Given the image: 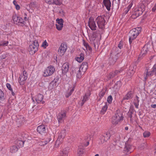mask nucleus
Masks as SVG:
<instances>
[{
  "label": "nucleus",
  "mask_w": 156,
  "mask_h": 156,
  "mask_svg": "<svg viewBox=\"0 0 156 156\" xmlns=\"http://www.w3.org/2000/svg\"><path fill=\"white\" fill-rule=\"evenodd\" d=\"M123 118L122 112L120 110H118L115 115L112 117V123L113 125H116L120 121L123 120Z\"/></svg>",
  "instance_id": "1"
},
{
  "label": "nucleus",
  "mask_w": 156,
  "mask_h": 156,
  "mask_svg": "<svg viewBox=\"0 0 156 156\" xmlns=\"http://www.w3.org/2000/svg\"><path fill=\"white\" fill-rule=\"evenodd\" d=\"M38 41L37 40H35L33 41V43L29 46L28 50L30 53L32 55L34 54L38 51Z\"/></svg>",
  "instance_id": "2"
},
{
  "label": "nucleus",
  "mask_w": 156,
  "mask_h": 156,
  "mask_svg": "<svg viewBox=\"0 0 156 156\" xmlns=\"http://www.w3.org/2000/svg\"><path fill=\"white\" fill-rule=\"evenodd\" d=\"M105 16L103 15L102 16H98L96 20L98 27L100 29L103 30L105 28V20L104 17Z\"/></svg>",
  "instance_id": "3"
},
{
  "label": "nucleus",
  "mask_w": 156,
  "mask_h": 156,
  "mask_svg": "<svg viewBox=\"0 0 156 156\" xmlns=\"http://www.w3.org/2000/svg\"><path fill=\"white\" fill-rule=\"evenodd\" d=\"M118 49L117 48H115V51ZM119 53H116L115 51H112L110 53V57L109 58V63L110 65H113L115 64L118 57Z\"/></svg>",
  "instance_id": "4"
},
{
  "label": "nucleus",
  "mask_w": 156,
  "mask_h": 156,
  "mask_svg": "<svg viewBox=\"0 0 156 156\" xmlns=\"http://www.w3.org/2000/svg\"><path fill=\"white\" fill-rule=\"evenodd\" d=\"M12 19L15 24L20 26L23 27L25 24L26 22L23 19L16 15L13 16Z\"/></svg>",
  "instance_id": "5"
},
{
  "label": "nucleus",
  "mask_w": 156,
  "mask_h": 156,
  "mask_svg": "<svg viewBox=\"0 0 156 156\" xmlns=\"http://www.w3.org/2000/svg\"><path fill=\"white\" fill-rule=\"evenodd\" d=\"M66 134V129H63L62 130L59 134L57 140L56 141L55 145V146L59 145L63 141L64 138H65Z\"/></svg>",
  "instance_id": "6"
},
{
  "label": "nucleus",
  "mask_w": 156,
  "mask_h": 156,
  "mask_svg": "<svg viewBox=\"0 0 156 156\" xmlns=\"http://www.w3.org/2000/svg\"><path fill=\"white\" fill-rule=\"evenodd\" d=\"M27 78V74L25 70H24L23 73L20 75L19 79V82L21 85H24Z\"/></svg>",
  "instance_id": "7"
},
{
  "label": "nucleus",
  "mask_w": 156,
  "mask_h": 156,
  "mask_svg": "<svg viewBox=\"0 0 156 156\" xmlns=\"http://www.w3.org/2000/svg\"><path fill=\"white\" fill-rule=\"evenodd\" d=\"M55 70V69L54 66H50L44 70L43 76L45 77L50 76L53 73Z\"/></svg>",
  "instance_id": "8"
},
{
  "label": "nucleus",
  "mask_w": 156,
  "mask_h": 156,
  "mask_svg": "<svg viewBox=\"0 0 156 156\" xmlns=\"http://www.w3.org/2000/svg\"><path fill=\"white\" fill-rule=\"evenodd\" d=\"M131 36L129 38V41L130 44H131L132 42V41L136 38L139 34L138 32L136 31V30L133 29L130 31Z\"/></svg>",
  "instance_id": "9"
},
{
  "label": "nucleus",
  "mask_w": 156,
  "mask_h": 156,
  "mask_svg": "<svg viewBox=\"0 0 156 156\" xmlns=\"http://www.w3.org/2000/svg\"><path fill=\"white\" fill-rule=\"evenodd\" d=\"M88 26L92 30H96L97 28L95 22L94 21V19L91 17L89 18L88 21Z\"/></svg>",
  "instance_id": "10"
},
{
  "label": "nucleus",
  "mask_w": 156,
  "mask_h": 156,
  "mask_svg": "<svg viewBox=\"0 0 156 156\" xmlns=\"http://www.w3.org/2000/svg\"><path fill=\"white\" fill-rule=\"evenodd\" d=\"M154 75L156 76V64H155L153 66L151 71H148V69H147L146 76L145 77L144 79L145 80H146L147 79V76H151Z\"/></svg>",
  "instance_id": "11"
},
{
  "label": "nucleus",
  "mask_w": 156,
  "mask_h": 156,
  "mask_svg": "<svg viewBox=\"0 0 156 156\" xmlns=\"http://www.w3.org/2000/svg\"><path fill=\"white\" fill-rule=\"evenodd\" d=\"M66 116V112L65 110L59 112L57 116L58 122L62 123L64 120Z\"/></svg>",
  "instance_id": "12"
},
{
  "label": "nucleus",
  "mask_w": 156,
  "mask_h": 156,
  "mask_svg": "<svg viewBox=\"0 0 156 156\" xmlns=\"http://www.w3.org/2000/svg\"><path fill=\"white\" fill-rule=\"evenodd\" d=\"M81 68H73L72 69V71L71 73L72 75H74L76 73V77L78 78H80L82 77V73L81 71Z\"/></svg>",
  "instance_id": "13"
},
{
  "label": "nucleus",
  "mask_w": 156,
  "mask_h": 156,
  "mask_svg": "<svg viewBox=\"0 0 156 156\" xmlns=\"http://www.w3.org/2000/svg\"><path fill=\"white\" fill-rule=\"evenodd\" d=\"M56 21L57 23L56 24V26L57 29L58 30H62L63 27L64 20L62 19H59L58 18L56 19Z\"/></svg>",
  "instance_id": "14"
},
{
  "label": "nucleus",
  "mask_w": 156,
  "mask_h": 156,
  "mask_svg": "<svg viewBox=\"0 0 156 156\" xmlns=\"http://www.w3.org/2000/svg\"><path fill=\"white\" fill-rule=\"evenodd\" d=\"M37 130L39 133L42 135H45L46 133V127L43 125L38 126L37 127Z\"/></svg>",
  "instance_id": "15"
},
{
  "label": "nucleus",
  "mask_w": 156,
  "mask_h": 156,
  "mask_svg": "<svg viewBox=\"0 0 156 156\" xmlns=\"http://www.w3.org/2000/svg\"><path fill=\"white\" fill-rule=\"evenodd\" d=\"M67 49V47L66 45L65 46V44L62 43L58 51V53L60 56H62L64 55Z\"/></svg>",
  "instance_id": "16"
},
{
  "label": "nucleus",
  "mask_w": 156,
  "mask_h": 156,
  "mask_svg": "<svg viewBox=\"0 0 156 156\" xmlns=\"http://www.w3.org/2000/svg\"><path fill=\"white\" fill-rule=\"evenodd\" d=\"M143 13L141 11H140L136 8L135 9L134 12H133L131 17L132 18L135 19L139 16L141 15Z\"/></svg>",
  "instance_id": "17"
},
{
  "label": "nucleus",
  "mask_w": 156,
  "mask_h": 156,
  "mask_svg": "<svg viewBox=\"0 0 156 156\" xmlns=\"http://www.w3.org/2000/svg\"><path fill=\"white\" fill-rule=\"evenodd\" d=\"M133 92L132 90H130L122 98V100H128L131 99L133 97Z\"/></svg>",
  "instance_id": "18"
},
{
  "label": "nucleus",
  "mask_w": 156,
  "mask_h": 156,
  "mask_svg": "<svg viewBox=\"0 0 156 156\" xmlns=\"http://www.w3.org/2000/svg\"><path fill=\"white\" fill-rule=\"evenodd\" d=\"M69 68V65L68 62L64 63L62 66V73L65 75L68 72Z\"/></svg>",
  "instance_id": "19"
},
{
  "label": "nucleus",
  "mask_w": 156,
  "mask_h": 156,
  "mask_svg": "<svg viewBox=\"0 0 156 156\" xmlns=\"http://www.w3.org/2000/svg\"><path fill=\"white\" fill-rule=\"evenodd\" d=\"M148 51L147 48H146L144 46L141 49L140 53V54L138 58V60H140L142 58V57H144Z\"/></svg>",
  "instance_id": "20"
},
{
  "label": "nucleus",
  "mask_w": 156,
  "mask_h": 156,
  "mask_svg": "<svg viewBox=\"0 0 156 156\" xmlns=\"http://www.w3.org/2000/svg\"><path fill=\"white\" fill-rule=\"evenodd\" d=\"M44 98L43 95L40 94H38L35 97V100L38 103H41L43 104L44 103V101L43 100Z\"/></svg>",
  "instance_id": "21"
},
{
  "label": "nucleus",
  "mask_w": 156,
  "mask_h": 156,
  "mask_svg": "<svg viewBox=\"0 0 156 156\" xmlns=\"http://www.w3.org/2000/svg\"><path fill=\"white\" fill-rule=\"evenodd\" d=\"M135 71V69L134 67L130 66L127 72V75L131 77L134 73Z\"/></svg>",
  "instance_id": "22"
},
{
  "label": "nucleus",
  "mask_w": 156,
  "mask_h": 156,
  "mask_svg": "<svg viewBox=\"0 0 156 156\" xmlns=\"http://www.w3.org/2000/svg\"><path fill=\"white\" fill-rule=\"evenodd\" d=\"M6 96L2 90L0 89V103H3L5 102Z\"/></svg>",
  "instance_id": "23"
},
{
  "label": "nucleus",
  "mask_w": 156,
  "mask_h": 156,
  "mask_svg": "<svg viewBox=\"0 0 156 156\" xmlns=\"http://www.w3.org/2000/svg\"><path fill=\"white\" fill-rule=\"evenodd\" d=\"M111 137V134L108 132H107L104 134V135L101 137L102 142H104L105 141L106 142Z\"/></svg>",
  "instance_id": "24"
},
{
  "label": "nucleus",
  "mask_w": 156,
  "mask_h": 156,
  "mask_svg": "<svg viewBox=\"0 0 156 156\" xmlns=\"http://www.w3.org/2000/svg\"><path fill=\"white\" fill-rule=\"evenodd\" d=\"M103 3L108 11L110 10L111 2L110 0H103Z\"/></svg>",
  "instance_id": "25"
},
{
  "label": "nucleus",
  "mask_w": 156,
  "mask_h": 156,
  "mask_svg": "<svg viewBox=\"0 0 156 156\" xmlns=\"http://www.w3.org/2000/svg\"><path fill=\"white\" fill-rule=\"evenodd\" d=\"M90 95V92H89L86 93L83 96V99L81 103V105H83L84 103L88 100V98H89Z\"/></svg>",
  "instance_id": "26"
},
{
  "label": "nucleus",
  "mask_w": 156,
  "mask_h": 156,
  "mask_svg": "<svg viewBox=\"0 0 156 156\" xmlns=\"http://www.w3.org/2000/svg\"><path fill=\"white\" fill-rule=\"evenodd\" d=\"M18 149L19 148L16 145H12L10 147V151L12 153H15L18 151Z\"/></svg>",
  "instance_id": "27"
},
{
  "label": "nucleus",
  "mask_w": 156,
  "mask_h": 156,
  "mask_svg": "<svg viewBox=\"0 0 156 156\" xmlns=\"http://www.w3.org/2000/svg\"><path fill=\"white\" fill-rule=\"evenodd\" d=\"M139 99V98L138 96L136 95L133 102L135 107L137 108H138V106L139 105L140 100Z\"/></svg>",
  "instance_id": "28"
},
{
  "label": "nucleus",
  "mask_w": 156,
  "mask_h": 156,
  "mask_svg": "<svg viewBox=\"0 0 156 156\" xmlns=\"http://www.w3.org/2000/svg\"><path fill=\"white\" fill-rule=\"evenodd\" d=\"M88 67V63L87 62H83L82 63V65L80 67L83 72H84L87 69Z\"/></svg>",
  "instance_id": "29"
},
{
  "label": "nucleus",
  "mask_w": 156,
  "mask_h": 156,
  "mask_svg": "<svg viewBox=\"0 0 156 156\" xmlns=\"http://www.w3.org/2000/svg\"><path fill=\"white\" fill-rule=\"evenodd\" d=\"M79 57L76 58V60L79 62H81L84 59V54L83 53L80 54Z\"/></svg>",
  "instance_id": "30"
},
{
  "label": "nucleus",
  "mask_w": 156,
  "mask_h": 156,
  "mask_svg": "<svg viewBox=\"0 0 156 156\" xmlns=\"http://www.w3.org/2000/svg\"><path fill=\"white\" fill-rule=\"evenodd\" d=\"M24 141L22 140H18L16 142V145L18 146V147L20 148L23 147Z\"/></svg>",
  "instance_id": "31"
},
{
  "label": "nucleus",
  "mask_w": 156,
  "mask_h": 156,
  "mask_svg": "<svg viewBox=\"0 0 156 156\" xmlns=\"http://www.w3.org/2000/svg\"><path fill=\"white\" fill-rule=\"evenodd\" d=\"M131 148V146L129 144H125L124 151L126 152H128L130 151Z\"/></svg>",
  "instance_id": "32"
},
{
  "label": "nucleus",
  "mask_w": 156,
  "mask_h": 156,
  "mask_svg": "<svg viewBox=\"0 0 156 156\" xmlns=\"http://www.w3.org/2000/svg\"><path fill=\"white\" fill-rule=\"evenodd\" d=\"M83 44L84 46L86 47L87 50H89L90 52L92 51V48L89 46L88 44L86 42L84 41L83 40Z\"/></svg>",
  "instance_id": "33"
},
{
  "label": "nucleus",
  "mask_w": 156,
  "mask_h": 156,
  "mask_svg": "<svg viewBox=\"0 0 156 156\" xmlns=\"http://www.w3.org/2000/svg\"><path fill=\"white\" fill-rule=\"evenodd\" d=\"M145 8L144 5L143 3H141L139 4L138 7L136 8L139 10L140 11H141L142 12H143L145 10Z\"/></svg>",
  "instance_id": "34"
},
{
  "label": "nucleus",
  "mask_w": 156,
  "mask_h": 156,
  "mask_svg": "<svg viewBox=\"0 0 156 156\" xmlns=\"http://www.w3.org/2000/svg\"><path fill=\"white\" fill-rule=\"evenodd\" d=\"M62 4V2L59 0H53L52 5H55L59 6Z\"/></svg>",
  "instance_id": "35"
},
{
  "label": "nucleus",
  "mask_w": 156,
  "mask_h": 156,
  "mask_svg": "<svg viewBox=\"0 0 156 156\" xmlns=\"http://www.w3.org/2000/svg\"><path fill=\"white\" fill-rule=\"evenodd\" d=\"M108 108L107 105L106 104L102 108L100 111V113L102 114H104L106 112Z\"/></svg>",
  "instance_id": "36"
},
{
  "label": "nucleus",
  "mask_w": 156,
  "mask_h": 156,
  "mask_svg": "<svg viewBox=\"0 0 156 156\" xmlns=\"http://www.w3.org/2000/svg\"><path fill=\"white\" fill-rule=\"evenodd\" d=\"M133 112L134 111L133 110H129L127 114L128 117L130 118V121L132 120V115Z\"/></svg>",
  "instance_id": "37"
},
{
  "label": "nucleus",
  "mask_w": 156,
  "mask_h": 156,
  "mask_svg": "<svg viewBox=\"0 0 156 156\" xmlns=\"http://www.w3.org/2000/svg\"><path fill=\"white\" fill-rule=\"evenodd\" d=\"M74 90V87H73L71 89L70 91L67 92L66 94V98H68L69 96H70L72 94L73 91Z\"/></svg>",
  "instance_id": "38"
},
{
  "label": "nucleus",
  "mask_w": 156,
  "mask_h": 156,
  "mask_svg": "<svg viewBox=\"0 0 156 156\" xmlns=\"http://www.w3.org/2000/svg\"><path fill=\"white\" fill-rule=\"evenodd\" d=\"M124 69L122 68H121L119 70H115V71H114V72L115 73V76L118 75L120 73H122L123 70Z\"/></svg>",
  "instance_id": "39"
},
{
  "label": "nucleus",
  "mask_w": 156,
  "mask_h": 156,
  "mask_svg": "<svg viewBox=\"0 0 156 156\" xmlns=\"http://www.w3.org/2000/svg\"><path fill=\"white\" fill-rule=\"evenodd\" d=\"M116 76L115 74V73L114 71H112L111 72L109 73V74L108 76V79H111L112 78H113L115 76Z\"/></svg>",
  "instance_id": "40"
},
{
  "label": "nucleus",
  "mask_w": 156,
  "mask_h": 156,
  "mask_svg": "<svg viewBox=\"0 0 156 156\" xmlns=\"http://www.w3.org/2000/svg\"><path fill=\"white\" fill-rule=\"evenodd\" d=\"M151 134L150 132L147 131H145L143 133V136L144 137H149Z\"/></svg>",
  "instance_id": "41"
},
{
  "label": "nucleus",
  "mask_w": 156,
  "mask_h": 156,
  "mask_svg": "<svg viewBox=\"0 0 156 156\" xmlns=\"http://www.w3.org/2000/svg\"><path fill=\"white\" fill-rule=\"evenodd\" d=\"M106 90H102L99 94V95L100 97H103L105 95Z\"/></svg>",
  "instance_id": "42"
},
{
  "label": "nucleus",
  "mask_w": 156,
  "mask_h": 156,
  "mask_svg": "<svg viewBox=\"0 0 156 156\" xmlns=\"http://www.w3.org/2000/svg\"><path fill=\"white\" fill-rule=\"evenodd\" d=\"M57 83H56L54 82L53 81H51L49 84V86L50 87L51 86H52V89L53 88H54V87H56Z\"/></svg>",
  "instance_id": "43"
},
{
  "label": "nucleus",
  "mask_w": 156,
  "mask_h": 156,
  "mask_svg": "<svg viewBox=\"0 0 156 156\" xmlns=\"http://www.w3.org/2000/svg\"><path fill=\"white\" fill-rule=\"evenodd\" d=\"M122 85V83L120 81H117L115 84L114 87H116V88L118 87H120Z\"/></svg>",
  "instance_id": "44"
},
{
  "label": "nucleus",
  "mask_w": 156,
  "mask_h": 156,
  "mask_svg": "<svg viewBox=\"0 0 156 156\" xmlns=\"http://www.w3.org/2000/svg\"><path fill=\"white\" fill-rule=\"evenodd\" d=\"M132 5H133V4H132V3H131L130 4H129V5H128V6L127 7L125 11V12L126 14L127 13V12L129 10V9L131 8V7L132 6Z\"/></svg>",
  "instance_id": "45"
},
{
  "label": "nucleus",
  "mask_w": 156,
  "mask_h": 156,
  "mask_svg": "<svg viewBox=\"0 0 156 156\" xmlns=\"http://www.w3.org/2000/svg\"><path fill=\"white\" fill-rule=\"evenodd\" d=\"M84 152L83 149L82 148H79L77 151V153L80 155L83 154Z\"/></svg>",
  "instance_id": "46"
},
{
  "label": "nucleus",
  "mask_w": 156,
  "mask_h": 156,
  "mask_svg": "<svg viewBox=\"0 0 156 156\" xmlns=\"http://www.w3.org/2000/svg\"><path fill=\"white\" fill-rule=\"evenodd\" d=\"M112 99L113 98L112 96H109L107 98V100L109 104L111 103H112Z\"/></svg>",
  "instance_id": "47"
},
{
  "label": "nucleus",
  "mask_w": 156,
  "mask_h": 156,
  "mask_svg": "<svg viewBox=\"0 0 156 156\" xmlns=\"http://www.w3.org/2000/svg\"><path fill=\"white\" fill-rule=\"evenodd\" d=\"M68 153L67 151H63L60 153L61 156H68Z\"/></svg>",
  "instance_id": "48"
},
{
  "label": "nucleus",
  "mask_w": 156,
  "mask_h": 156,
  "mask_svg": "<svg viewBox=\"0 0 156 156\" xmlns=\"http://www.w3.org/2000/svg\"><path fill=\"white\" fill-rule=\"evenodd\" d=\"M118 47L120 49H121V48L123 46V42L121 40L119 42V43L118 45Z\"/></svg>",
  "instance_id": "49"
},
{
  "label": "nucleus",
  "mask_w": 156,
  "mask_h": 156,
  "mask_svg": "<svg viewBox=\"0 0 156 156\" xmlns=\"http://www.w3.org/2000/svg\"><path fill=\"white\" fill-rule=\"evenodd\" d=\"M36 6L35 3L34 2H31L29 5V7L30 8H34Z\"/></svg>",
  "instance_id": "50"
},
{
  "label": "nucleus",
  "mask_w": 156,
  "mask_h": 156,
  "mask_svg": "<svg viewBox=\"0 0 156 156\" xmlns=\"http://www.w3.org/2000/svg\"><path fill=\"white\" fill-rule=\"evenodd\" d=\"M6 87L10 91H12V88L11 85L9 83H7L6 84Z\"/></svg>",
  "instance_id": "51"
},
{
  "label": "nucleus",
  "mask_w": 156,
  "mask_h": 156,
  "mask_svg": "<svg viewBox=\"0 0 156 156\" xmlns=\"http://www.w3.org/2000/svg\"><path fill=\"white\" fill-rule=\"evenodd\" d=\"M48 46V44L47 43L46 40L44 41L43 43L42 46L43 47H45H45Z\"/></svg>",
  "instance_id": "52"
},
{
  "label": "nucleus",
  "mask_w": 156,
  "mask_h": 156,
  "mask_svg": "<svg viewBox=\"0 0 156 156\" xmlns=\"http://www.w3.org/2000/svg\"><path fill=\"white\" fill-rule=\"evenodd\" d=\"M133 29H135L136 30V31L137 32L138 31V33H139V34L140 33V32L141 30L142 29V28H141V27H136V28H134Z\"/></svg>",
  "instance_id": "53"
},
{
  "label": "nucleus",
  "mask_w": 156,
  "mask_h": 156,
  "mask_svg": "<svg viewBox=\"0 0 156 156\" xmlns=\"http://www.w3.org/2000/svg\"><path fill=\"white\" fill-rule=\"evenodd\" d=\"M2 46H7L9 43L8 41H4L2 42Z\"/></svg>",
  "instance_id": "54"
},
{
  "label": "nucleus",
  "mask_w": 156,
  "mask_h": 156,
  "mask_svg": "<svg viewBox=\"0 0 156 156\" xmlns=\"http://www.w3.org/2000/svg\"><path fill=\"white\" fill-rule=\"evenodd\" d=\"M59 78L58 76H56L54 80H53L54 82L56 83H57L58 81L59 80Z\"/></svg>",
  "instance_id": "55"
},
{
  "label": "nucleus",
  "mask_w": 156,
  "mask_h": 156,
  "mask_svg": "<svg viewBox=\"0 0 156 156\" xmlns=\"http://www.w3.org/2000/svg\"><path fill=\"white\" fill-rule=\"evenodd\" d=\"M21 136L23 138H26L27 137V135H26L25 133L24 132H22L21 133Z\"/></svg>",
  "instance_id": "56"
},
{
  "label": "nucleus",
  "mask_w": 156,
  "mask_h": 156,
  "mask_svg": "<svg viewBox=\"0 0 156 156\" xmlns=\"http://www.w3.org/2000/svg\"><path fill=\"white\" fill-rule=\"evenodd\" d=\"M45 2L49 5H52L53 0H45Z\"/></svg>",
  "instance_id": "57"
},
{
  "label": "nucleus",
  "mask_w": 156,
  "mask_h": 156,
  "mask_svg": "<svg viewBox=\"0 0 156 156\" xmlns=\"http://www.w3.org/2000/svg\"><path fill=\"white\" fill-rule=\"evenodd\" d=\"M38 144L39 145L41 146H44L45 145L43 141L39 142H38Z\"/></svg>",
  "instance_id": "58"
},
{
  "label": "nucleus",
  "mask_w": 156,
  "mask_h": 156,
  "mask_svg": "<svg viewBox=\"0 0 156 156\" xmlns=\"http://www.w3.org/2000/svg\"><path fill=\"white\" fill-rule=\"evenodd\" d=\"M143 1L147 4H148L151 2L152 0H143Z\"/></svg>",
  "instance_id": "59"
},
{
  "label": "nucleus",
  "mask_w": 156,
  "mask_h": 156,
  "mask_svg": "<svg viewBox=\"0 0 156 156\" xmlns=\"http://www.w3.org/2000/svg\"><path fill=\"white\" fill-rule=\"evenodd\" d=\"M156 10V4H155L154 6L152 8V11L154 12Z\"/></svg>",
  "instance_id": "60"
},
{
  "label": "nucleus",
  "mask_w": 156,
  "mask_h": 156,
  "mask_svg": "<svg viewBox=\"0 0 156 156\" xmlns=\"http://www.w3.org/2000/svg\"><path fill=\"white\" fill-rule=\"evenodd\" d=\"M15 7H16V9L17 10H19L20 9V5H18V4H17L16 6H15Z\"/></svg>",
  "instance_id": "61"
},
{
  "label": "nucleus",
  "mask_w": 156,
  "mask_h": 156,
  "mask_svg": "<svg viewBox=\"0 0 156 156\" xmlns=\"http://www.w3.org/2000/svg\"><path fill=\"white\" fill-rule=\"evenodd\" d=\"M151 108H156V104H152L151 105Z\"/></svg>",
  "instance_id": "62"
},
{
  "label": "nucleus",
  "mask_w": 156,
  "mask_h": 156,
  "mask_svg": "<svg viewBox=\"0 0 156 156\" xmlns=\"http://www.w3.org/2000/svg\"><path fill=\"white\" fill-rule=\"evenodd\" d=\"M13 4L15 5V6H16L17 4V2L15 0L13 1Z\"/></svg>",
  "instance_id": "63"
},
{
  "label": "nucleus",
  "mask_w": 156,
  "mask_h": 156,
  "mask_svg": "<svg viewBox=\"0 0 156 156\" xmlns=\"http://www.w3.org/2000/svg\"><path fill=\"white\" fill-rule=\"evenodd\" d=\"M24 15L25 16L24 17V19L25 21H27V17H26V16H27V14L26 13H24Z\"/></svg>",
  "instance_id": "64"
}]
</instances>
